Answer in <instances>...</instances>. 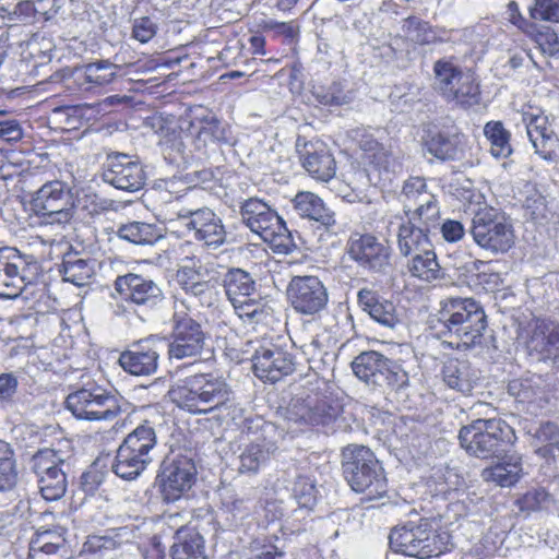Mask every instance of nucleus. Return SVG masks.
<instances>
[{
  "instance_id": "57",
  "label": "nucleus",
  "mask_w": 559,
  "mask_h": 559,
  "mask_svg": "<svg viewBox=\"0 0 559 559\" xmlns=\"http://www.w3.org/2000/svg\"><path fill=\"white\" fill-rule=\"evenodd\" d=\"M317 488L307 477H298L294 484V496L301 507L313 506L317 497Z\"/></svg>"
},
{
  "instance_id": "61",
  "label": "nucleus",
  "mask_w": 559,
  "mask_h": 559,
  "mask_svg": "<svg viewBox=\"0 0 559 559\" xmlns=\"http://www.w3.org/2000/svg\"><path fill=\"white\" fill-rule=\"evenodd\" d=\"M440 231L447 242L453 243L464 238L465 228L460 221L445 219L440 224Z\"/></svg>"
},
{
  "instance_id": "21",
  "label": "nucleus",
  "mask_w": 559,
  "mask_h": 559,
  "mask_svg": "<svg viewBox=\"0 0 559 559\" xmlns=\"http://www.w3.org/2000/svg\"><path fill=\"white\" fill-rule=\"evenodd\" d=\"M197 468L193 461L187 456H178L164 463L159 475L164 499L176 501L194 484Z\"/></svg>"
},
{
  "instance_id": "11",
  "label": "nucleus",
  "mask_w": 559,
  "mask_h": 559,
  "mask_svg": "<svg viewBox=\"0 0 559 559\" xmlns=\"http://www.w3.org/2000/svg\"><path fill=\"white\" fill-rule=\"evenodd\" d=\"M521 120L526 127L536 154L544 160L556 162L559 158V138L543 108L526 104L521 109Z\"/></svg>"
},
{
  "instance_id": "38",
  "label": "nucleus",
  "mask_w": 559,
  "mask_h": 559,
  "mask_svg": "<svg viewBox=\"0 0 559 559\" xmlns=\"http://www.w3.org/2000/svg\"><path fill=\"white\" fill-rule=\"evenodd\" d=\"M157 444V436L154 426L145 420L131 431L120 447L126 448L148 461H153L152 452Z\"/></svg>"
},
{
  "instance_id": "31",
  "label": "nucleus",
  "mask_w": 559,
  "mask_h": 559,
  "mask_svg": "<svg viewBox=\"0 0 559 559\" xmlns=\"http://www.w3.org/2000/svg\"><path fill=\"white\" fill-rule=\"evenodd\" d=\"M175 539L173 559H207L204 538L197 526H181L176 531Z\"/></svg>"
},
{
  "instance_id": "64",
  "label": "nucleus",
  "mask_w": 559,
  "mask_h": 559,
  "mask_svg": "<svg viewBox=\"0 0 559 559\" xmlns=\"http://www.w3.org/2000/svg\"><path fill=\"white\" fill-rule=\"evenodd\" d=\"M231 305L240 318L252 319L260 310V306L253 296L239 299V302L231 301Z\"/></svg>"
},
{
  "instance_id": "46",
  "label": "nucleus",
  "mask_w": 559,
  "mask_h": 559,
  "mask_svg": "<svg viewBox=\"0 0 559 559\" xmlns=\"http://www.w3.org/2000/svg\"><path fill=\"white\" fill-rule=\"evenodd\" d=\"M484 132L490 143V153L496 158H507L512 153L511 133L503 127L502 121L486 122Z\"/></svg>"
},
{
  "instance_id": "34",
  "label": "nucleus",
  "mask_w": 559,
  "mask_h": 559,
  "mask_svg": "<svg viewBox=\"0 0 559 559\" xmlns=\"http://www.w3.org/2000/svg\"><path fill=\"white\" fill-rule=\"evenodd\" d=\"M124 535H127V531L122 527L114 531L110 535L88 536L80 556L82 559H111L109 555L122 546Z\"/></svg>"
},
{
  "instance_id": "43",
  "label": "nucleus",
  "mask_w": 559,
  "mask_h": 559,
  "mask_svg": "<svg viewBox=\"0 0 559 559\" xmlns=\"http://www.w3.org/2000/svg\"><path fill=\"white\" fill-rule=\"evenodd\" d=\"M223 284L228 300L239 302L255 294V283L251 275L241 269H230L224 275Z\"/></svg>"
},
{
  "instance_id": "52",
  "label": "nucleus",
  "mask_w": 559,
  "mask_h": 559,
  "mask_svg": "<svg viewBox=\"0 0 559 559\" xmlns=\"http://www.w3.org/2000/svg\"><path fill=\"white\" fill-rule=\"evenodd\" d=\"M552 496L545 488H534L527 490L516 499V507L524 512H536L549 506Z\"/></svg>"
},
{
  "instance_id": "55",
  "label": "nucleus",
  "mask_w": 559,
  "mask_h": 559,
  "mask_svg": "<svg viewBox=\"0 0 559 559\" xmlns=\"http://www.w3.org/2000/svg\"><path fill=\"white\" fill-rule=\"evenodd\" d=\"M35 11L33 1L21 0L3 17L12 23L33 24L38 22Z\"/></svg>"
},
{
  "instance_id": "22",
  "label": "nucleus",
  "mask_w": 559,
  "mask_h": 559,
  "mask_svg": "<svg viewBox=\"0 0 559 559\" xmlns=\"http://www.w3.org/2000/svg\"><path fill=\"white\" fill-rule=\"evenodd\" d=\"M301 166L316 181L329 182L337 170L333 153L322 142H306L299 150Z\"/></svg>"
},
{
  "instance_id": "16",
  "label": "nucleus",
  "mask_w": 559,
  "mask_h": 559,
  "mask_svg": "<svg viewBox=\"0 0 559 559\" xmlns=\"http://www.w3.org/2000/svg\"><path fill=\"white\" fill-rule=\"evenodd\" d=\"M173 341L168 344L170 359H183L199 355L205 344L201 324L176 307L173 317Z\"/></svg>"
},
{
  "instance_id": "53",
  "label": "nucleus",
  "mask_w": 559,
  "mask_h": 559,
  "mask_svg": "<svg viewBox=\"0 0 559 559\" xmlns=\"http://www.w3.org/2000/svg\"><path fill=\"white\" fill-rule=\"evenodd\" d=\"M531 20L559 23V0H534L528 9Z\"/></svg>"
},
{
  "instance_id": "41",
  "label": "nucleus",
  "mask_w": 559,
  "mask_h": 559,
  "mask_svg": "<svg viewBox=\"0 0 559 559\" xmlns=\"http://www.w3.org/2000/svg\"><path fill=\"white\" fill-rule=\"evenodd\" d=\"M151 463L147 459L119 445L111 469L118 477L132 480L139 477Z\"/></svg>"
},
{
  "instance_id": "5",
  "label": "nucleus",
  "mask_w": 559,
  "mask_h": 559,
  "mask_svg": "<svg viewBox=\"0 0 559 559\" xmlns=\"http://www.w3.org/2000/svg\"><path fill=\"white\" fill-rule=\"evenodd\" d=\"M459 440L472 455L489 460L508 452L518 441V435L502 418H477L460 429Z\"/></svg>"
},
{
  "instance_id": "54",
  "label": "nucleus",
  "mask_w": 559,
  "mask_h": 559,
  "mask_svg": "<svg viewBox=\"0 0 559 559\" xmlns=\"http://www.w3.org/2000/svg\"><path fill=\"white\" fill-rule=\"evenodd\" d=\"M267 452H265L259 444L248 445L241 455L239 471L241 473H254L259 469L261 464L267 460Z\"/></svg>"
},
{
  "instance_id": "45",
  "label": "nucleus",
  "mask_w": 559,
  "mask_h": 559,
  "mask_svg": "<svg viewBox=\"0 0 559 559\" xmlns=\"http://www.w3.org/2000/svg\"><path fill=\"white\" fill-rule=\"evenodd\" d=\"M117 234L121 239L135 245H153L163 238L160 228L142 222H130L121 225Z\"/></svg>"
},
{
  "instance_id": "23",
  "label": "nucleus",
  "mask_w": 559,
  "mask_h": 559,
  "mask_svg": "<svg viewBox=\"0 0 559 559\" xmlns=\"http://www.w3.org/2000/svg\"><path fill=\"white\" fill-rule=\"evenodd\" d=\"M359 159L364 170L376 174L378 177L394 171L396 158L391 150L373 138L371 133H364L359 139Z\"/></svg>"
},
{
  "instance_id": "40",
  "label": "nucleus",
  "mask_w": 559,
  "mask_h": 559,
  "mask_svg": "<svg viewBox=\"0 0 559 559\" xmlns=\"http://www.w3.org/2000/svg\"><path fill=\"white\" fill-rule=\"evenodd\" d=\"M63 281L75 286H85L95 273V260L80 258L76 254H67L60 270Z\"/></svg>"
},
{
  "instance_id": "58",
  "label": "nucleus",
  "mask_w": 559,
  "mask_h": 559,
  "mask_svg": "<svg viewBox=\"0 0 559 559\" xmlns=\"http://www.w3.org/2000/svg\"><path fill=\"white\" fill-rule=\"evenodd\" d=\"M157 32L156 23L148 16L138 17L133 22L132 37L140 43L150 41Z\"/></svg>"
},
{
  "instance_id": "27",
  "label": "nucleus",
  "mask_w": 559,
  "mask_h": 559,
  "mask_svg": "<svg viewBox=\"0 0 559 559\" xmlns=\"http://www.w3.org/2000/svg\"><path fill=\"white\" fill-rule=\"evenodd\" d=\"M188 131L198 148L224 140V130L213 112L204 107L191 111Z\"/></svg>"
},
{
  "instance_id": "47",
  "label": "nucleus",
  "mask_w": 559,
  "mask_h": 559,
  "mask_svg": "<svg viewBox=\"0 0 559 559\" xmlns=\"http://www.w3.org/2000/svg\"><path fill=\"white\" fill-rule=\"evenodd\" d=\"M342 408L335 402L323 399L318 400L301 413L300 421L310 425H329L340 416Z\"/></svg>"
},
{
  "instance_id": "35",
  "label": "nucleus",
  "mask_w": 559,
  "mask_h": 559,
  "mask_svg": "<svg viewBox=\"0 0 559 559\" xmlns=\"http://www.w3.org/2000/svg\"><path fill=\"white\" fill-rule=\"evenodd\" d=\"M396 237L400 253L411 259L420 249L428 248V239H430L413 216L402 219Z\"/></svg>"
},
{
  "instance_id": "50",
  "label": "nucleus",
  "mask_w": 559,
  "mask_h": 559,
  "mask_svg": "<svg viewBox=\"0 0 559 559\" xmlns=\"http://www.w3.org/2000/svg\"><path fill=\"white\" fill-rule=\"evenodd\" d=\"M253 371L263 382L275 384L280 380V367L274 359V353L270 349L258 352L253 359Z\"/></svg>"
},
{
  "instance_id": "17",
  "label": "nucleus",
  "mask_w": 559,
  "mask_h": 559,
  "mask_svg": "<svg viewBox=\"0 0 559 559\" xmlns=\"http://www.w3.org/2000/svg\"><path fill=\"white\" fill-rule=\"evenodd\" d=\"M286 294L293 309L306 316L320 312L329 302L328 289L318 276H293Z\"/></svg>"
},
{
  "instance_id": "14",
  "label": "nucleus",
  "mask_w": 559,
  "mask_h": 559,
  "mask_svg": "<svg viewBox=\"0 0 559 559\" xmlns=\"http://www.w3.org/2000/svg\"><path fill=\"white\" fill-rule=\"evenodd\" d=\"M350 260L364 270L383 273L392 265L390 245L380 241L374 234L355 231L350 234L346 245Z\"/></svg>"
},
{
  "instance_id": "18",
  "label": "nucleus",
  "mask_w": 559,
  "mask_h": 559,
  "mask_svg": "<svg viewBox=\"0 0 559 559\" xmlns=\"http://www.w3.org/2000/svg\"><path fill=\"white\" fill-rule=\"evenodd\" d=\"M104 181L117 189L133 192L143 188L146 175L142 164L123 153L108 156Z\"/></svg>"
},
{
  "instance_id": "37",
  "label": "nucleus",
  "mask_w": 559,
  "mask_h": 559,
  "mask_svg": "<svg viewBox=\"0 0 559 559\" xmlns=\"http://www.w3.org/2000/svg\"><path fill=\"white\" fill-rule=\"evenodd\" d=\"M119 68V66L108 60H99L78 69L75 75L79 83L88 90L93 86H103L111 83Z\"/></svg>"
},
{
  "instance_id": "36",
  "label": "nucleus",
  "mask_w": 559,
  "mask_h": 559,
  "mask_svg": "<svg viewBox=\"0 0 559 559\" xmlns=\"http://www.w3.org/2000/svg\"><path fill=\"white\" fill-rule=\"evenodd\" d=\"M407 269L413 277L423 282H432L440 277L441 266L431 239H428V248H421L408 260Z\"/></svg>"
},
{
  "instance_id": "44",
  "label": "nucleus",
  "mask_w": 559,
  "mask_h": 559,
  "mask_svg": "<svg viewBox=\"0 0 559 559\" xmlns=\"http://www.w3.org/2000/svg\"><path fill=\"white\" fill-rule=\"evenodd\" d=\"M249 228L258 234L274 253L280 252V215L276 212L266 210L259 218L251 222Z\"/></svg>"
},
{
  "instance_id": "10",
  "label": "nucleus",
  "mask_w": 559,
  "mask_h": 559,
  "mask_svg": "<svg viewBox=\"0 0 559 559\" xmlns=\"http://www.w3.org/2000/svg\"><path fill=\"white\" fill-rule=\"evenodd\" d=\"M33 210L47 225L64 226L73 217L74 201L70 189L59 180L43 185L32 200Z\"/></svg>"
},
{
  "instance_id": "3",
  "label": "nucleus",
  "mask_w": 559,
  "mask_h": 559,
  "mask_svg": "<svg viewBox=\"0 0 559 559\" xmlns=\"http://www.w3.org/2000/svg\"><path fill=\"white\" fill-rule=\"evenodd\" d=\"M342 473L349 488L365 500L381 499L388 491V478L378 457L366 445L350 444L342 451Z\"/></svg>"
},
{
  "instance_id": "9",
  "label": "nucleus",
  "mask_w": 559,
  "mask_h": 559,
  "mask_svg": "<svg viewBox=\"0 0 559 559\" xmlns=\"http://www.w3.org/2000/svg\"><path fill=\"white\" fill-rule=\"evenodd\" d=\"M472 237L480 248L492 252L509 251L515 239L511 223L495 209H484L475 213Z\"/></svg>"
},
{
  "instance_id": "28",
  "label": "nucleus",
  "mask_w": 559,
  "mask_h": 559,
  "mask_svg": "<svg viewBox=\"0 0 559 559\" xmlns=\"http://www.w3.org/2000/svg\"><path fill=\"white\" fill-rule=\"evenodd\" d=\"M502 456L501 461L481 469L480 477L485 483H492L502 488L518 484L523 475L522 455L518 452Z\"/></svg>"
},
{
  "instance_id": "13",
  "label": "nucleus",
  "mask_w": 559,
  "mask_h": 559,
  "mask_svg": "<svg viewBox=\"0 0 559 559\" xmlns=\"http://www.w3.org/2000/svg\"><path fill=\"white\" fill-rule=\"evenodd\" d=\"M114 290L111 297H119L128 305L136 307L134 311L153 310L164 300V293L157 283L135 273L119 275L114 282Z\"/></svg>"
},
{
  "instance_id": "4",
  "label": "nucleus",
  "mask_w": 559,
  "mask_h": 559,
  "mask_svg": "<svg viewBox=\"0 0 559 559\" xmlns=\"http://www.w3.org/2000/svg\"><path fill=\"white\" fill-rule=\"evenodd\" d=\"M173 403L191 414H209L230 400L228 384L212 374H194L179 381L168 392Z\"/></svg>"
},
{
  "instance_id": "20",
  "label": "nucleus",
  "mask_w": 559,
  "mask_h": 559,
  "mask_svg": "<svg viewBox=\"0 0 559 559\" xmlns=\"http://www.w3.org/2000/svg\"><path fill=\"white\" fill-rule=\"evenodd\" d=\"M165 343L162 338L151 336L120 354L119 365L133 376H151L156 372L160 352Z\"/></svg>"
},
{
  "instance_id": "32",
  "label": "nucleus",
  "mask_w": 559,
  "mask_h": 559,
  "mask_svg": "<svg viewBox=\"0 0 559 559\" xmlns=\"http://www.w3.org/2000/svg\"><path fill=\"white\" fill-rule=\"evenodd\" d=\"M68 552L66 539L57 531L37 532L29 543V559H64Z\"/></svg>"
},
{
  "instance_id": "48",
  "label": "nucleus",
  "mask_w": 559,
  "mask_h": 559,
  "mask_svg": "<svg viewBox=\"0 0 559 559\" xmlns=\"http://www.w3.org/2000/svg\"><path fill=\"white\" fill-rule=\"evenodd\" d=\"M426 148L428 152L441 160H455L460 159L462 150L460 142L454 136L445 135V133H433L426 141Z\"/></svg>"
},
{
  "instance_id": "49",
  "label": "nucleus",
  "mask_w": 559,
  "mask_h": 559,
  "mask_svg": "<svg viewBox=\"0 0 559 559\" xmlns=\"http://www.w3.org/2000/svg\"><path fill=\"white\" fill-rule=\"evenodd\" d=\"M412 216L429 237L431 229L440 226L441 221V210L437 197H435V194H429V198L425 203H421L413 211Z\"/></svg>"
},
{
  "instance_id": "25",
  "label": "nucleus",
  "mask_w": 559,
  "mask_h": 559,
  "mask_svg": "<svg viewBox=\"0 0 559 559\" xmlns=\"http://www.w3.org/2000/svg\"><path fill=\"white\" fill-rule=\"evenodd\" d=\"M290 203L301 219L317 222L326 229L332 228L336 224L335 212L314 192L298 191L290 199Z\"/></svg>"
},
{
  "instance_id": "8",
  "label": "nucleus",
  "mask_w": 559,
  "mask_h": 559,
  "mask_svg": "<svg viewBox=\"0 0 559 559\" xmlns=\"http://www.w3.org/2000/svg\"><path fill=\"white\" fill-rule=\"evenodd\" d=\"M67 408L84 420H112L121 407L116 395L99 385L82 388L70 393L66 400Z\"/></svg>"
},
{
  "instance_id": "12",
  "label": "nucleus",
  "mask_w": 559,
  "mask_h": 559,
  "mask_svg": "<svg viewBox=\"0 0 559 559\" xmlns=\"http://www.w3.org/2000/svg\"><path fill=\"white\" fill-rule=\"evenodd\" d=\"M174 215L193 237L207 247L217 248L226 237L221 218L209 207H187L179 203L174 205Z\"/></svg>"
},
{
  "instance_id": "1",
  "label": "nucleus",
  "mask_w": 559,
  "mask_h": 559,
  "mask_svg": "<svg viewBox=\"0 0 559 559\" xmlns=\"http://www.w3.org/2000/svg\"><path fill=\"white\" fill-rule=\"evenodd\" d=\"M429 328L448 348L468 350L483 343L487 314L474 298L450 297L440 300Z\"/></svg>"
},
{
  "instance_id": "6",
  "label": "nucleus",
  "mask_w": 559,
  "mask_h": 559,
  "mask_svg": "<svg viewBox=\"0 0 559 559\" xmlns=\"http://www.w3.org/2000/svg\"><path fill=\"white\" fill-rule=\"evenodd\" d=\"M432 72L436 88L447 103L463 109L481 103V85L476 72L461 68L455 57L437 59Z\"/></svg>"
},
{
  "instance_id": "56",
  "label": "nucleus",
  "mask_w": 559,
  "mask_h": 559,
  "mask_svg": "<svg viewBox=\"0 0 559 559\" xmlns=\"http://www.w3.org/2000/svg\"><path fill=\"white\" fill-rule=\"evenodd\" d=\"M19 380L11 372L0 374V406L12 407L17 395Z\"/></svg>"
},
{
  "instance_id": "24",
  "label": "nucleus",
  "mask_w": 559,
  "mask_h": 559,
  "mask_svg": "<svg viewBox=\"0 0 559 559\" xmlns=\"http://www.w3.org/2000/svg\"><path fill=\"white\" fill-rule=\"evenodd\" d=\"M25 262L8 248H0V298H16L25 287Z\"/></svg>"
},
{
  "instance_id": "26",
  "label": "nucleus",
  "mask_w": 559,
  "mask_h": 559,
  "mask_svg": "<svg viewBox=\"0 0 559 559\" xmlns=\"http://www.w3.org/2000/svg\"><path fill=\"white\" fill-rule=\"evenodd\" d=\"M531 353L539 356L540 360H559V325L546 320L535 322L526 341Z\"/></svg>"
},
{
  "instance_id": "30",
  "label": "nucleus",
  "mask_w": 559,
  "mask_h": 559,
  "mask_svg": "<svg viewBox=\"0 0 559 559\" xmlns=\"http://www.w3.org/2000/svg\"><path fill=\"white\" fill-rule=\"evenodd\" d=\"M441 373L449 388L463 394H471L477 384V371L467 360L448 359L443 364Z\"/></svg>"
},
{
  "instance_id": "51",
  "label": "nucleus",
  "mask_w": 559,
  "mask_h": 559,
  "mask_svg": "<svg viewBox=\"0 0 559 559\" xmlns=\"http://www.w3.org/2000/svg\"><path fill=\"white\" fill-rule=\"evenodd\" d=\"M528 37L537 44L544 55L556 56L559 53V37L552 27L535 24V29L530 33Z\"/></svg>"
},
{
  "instance_id": "7",
  "label": "nucleus",
  "mask_w": 559,
  "mask_h": 559,
  "mask_svg": "<svg viewBox=\"0 0 559 559\" xmlns=\"http://www.w3.org/2000/svg\"><path fill=\"white\" fill-rule=\"evenodd\" d=\"M68 452L45 448L31 459V469L38 477L39 490L44 499L55 501L67 490V473L70 469Z\"/></svg>"
},
{
  "instance_id": "19",
  "label": "nucleus",
  "mask_w": 559,
  "mask_h": 559,
  "mask_svg": "<svg viewBox=\"0 0 559 559\" xmlns=\"http://www.w3.org/2000/svg\"><path fill=\"white\" fill-rule=\"evenodd\" d=\"M508 392L531 416H540L551 401V389L540 378H513L508 382Z\"/></svg>"
},
{
  "instance_id": "39",
  "label": "nucleus",
  "mask_w": 559,
  "mask_h": 559,
  "mask_svg": "<svg viewBox=\"0 0 559 559\" xmlns=\"http://www.w3.org/2000/svg\"><path fill=\"white\" fill-rule=\"evenodd\" d=\"M177 282L186 294L198 298L202 305H211L214 286L210 282L201 280L199 272L183 266L177 272Z\"/></svg>"
},
{
  "instance_id": "62",
  "label": "nucleus",
  "mask_w": 559,
  "mask_h": 559,
  "mask_svg": "<svg viewBox=\"0 0 559 559\" xmlns=\"http://www.w3.org/2000/svg\"><path fill=\"white\" fill-rule=\"evenodd\" d=\"M402 192L407 199H418L423 193L427 192V181L424 177L412 176L404 181Z\"/></svg>"
},
{
  "instance_id": "60",
  "label": "nucleus",
  "mask_w": 559,
  "mask_h": 559,
  "mask_svg": "<svg viewBox=\"0 0 559 559\" xmlns=\"http://www.w3.org/2000/svg\"><path fill=\"white\" fill-rule=\"evenodd\" d=\"M269 205L258 199H249L241 206L242 222L249 227L251 222L259 218L266 210Z\"/></svg>"
},
{
  "instance_id": "42",
  "label": "nucleus",
  "mask_w": 559,
  "mask_h": 559,
  "mask_svg": "<svg viewBox=\"0 0 559 559\" xmlns=\"http://www.w3.org/2000/svg\"><path fill=\"white\" fill-rule=\"evenodd\" d=\"M540 445L535 450L537 456L548 463L557 461L559 456V426L554 421H544L538 425L535 433Z\"/></svg>"
},
{
  "instance_id": "59",
  "label": "nucleus",
  "mask_w": 559,
  "mask_h": 559,
  "mask_svg": "<svg viewBox=\"0 0 559 559\" xmlns=\"http://www.w3.org/2000/svg\"><path fill=\"white\" fill-rule=\"evenodd\" d=\"M508 21L526 36L536 28V22L524 17L516 1H510L508 4Z\"/></svg>"
},
{
  "instance_id": "15",
  "label": "nucleus",
  "mask_w": 559,
  "mask_h": 559,
  "mask_svg": "<svg viewBox=\"0 0 559 559\" xmlns=\"http://www.w3.org/2000/svg\"><path fill=\"white\" fill-rule=\"evenodd\" d=\"M350 367L354 376L366 383L381 384L383 381L392 389L406 383V373L393 370L391 360L378 350L360 352L352 360Z\"/></svg>"
},
{
  "instance_id": "33",
  "label": "nucleus",
  "mask_w": 559,
  "mask_h": 559,
  "mask_svg": "<svg viewBox=\"0 0 559 559\" xmlns=\"http://www.w3.org/2000/svg\"><path fill=\"white\" fill-rule=\"evenodd\" d=\"M402 27L408 41L418 47L445 41V29L433 26L431 22L419 19L417 15H408V17L404 19Z\"/></svg>"
},
{
  "instance_id": "63",
  "label": "nucleus",
  "mask_w": 559,
  "mask_h": 559,
  "mask_svg": "<svg viewBox=\"0 0 559 559\" xmlns=\"http://www.w3.org/2000/svg\"><path fill=\"white\" fill-rule=\"evenodd\" d=\"M17 480L16 462L0 464V491L10 490Z\"/></svg>"
},
{
  "instance_id": "2",
  "label": "nucleus",
  "mask_w": 559,
  "mask_h": 559,
  "mask_svg": "<svg viewBox=\"0 0 559 559\" xmlns=\"http://www.w3.org/2000/svg\"><path fill=\"white\" fill-rule=\"evenodd\" d=\"M452 535L441 516L421 518L417 524L391 530L390 546L404 556L427 559L451 551Z\"/></svg>"
},
{
  "instance_id": "29",
  "label": "nucleus",
  "mask_w": 559,
  "mask_h": 559,
  "mask_svg": "<svg viewBox=\"0 0 559 559\" xmlns=\"http://www.w3.org/2000/svg\"><path fill=\"white\" fill-rule=\"evenodd\" d=\"M357 298L362 310L384 326L394 328L401 321L394 302L380 297L373 289H359Z\"/></svg>"
}]
</instances>
